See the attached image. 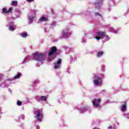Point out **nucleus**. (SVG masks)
<instances>
[{"label": "nucleus", "mask_w": 129, "mask_h": 129, "mask_svg": "<svg viewBox=\"0 0 129 129\" xmlns=\"http://www.w3.org/2000/svg\"><path fill=\"white\" fill-rule=\"evenodd\" d=\"M46 59V55L45 53L39 52H35L33 54V59L37 60L39 61V64L42 65L43 61Z\"/></svg>", "instance_id": "f257e3e1"}, {"label": "nucleus", "mask_w": 129, "mask_h": 129, "mask_svg": "<svg viewBox=\"0 0 129 129\" xmlns=\"http://www.w3.org/2000/svg\"><path fill=\"white\" fill-rule=\"evenodd\" d=\"M93 77L94 80L93 82L94 85H96V86H101L102 85V81H103L102 79L103 78L99 75L95 74H94Z\"/></svg>", "instance_id": "f03ea898"}, {"label": "nucleus", "mask_w": 129, "mask_h": 129, "mask_svg": "<svg viewBox=\"0 0 129 129\" xmlns=\"http://www.w3.org/2000/svg\"><path fill=\"white\" fill-rule=\"evenodd\" d=\"M34 114L35 115L37 120L39 122L42 121V119H43V112H42V110L36 109L34 111Z\"/></svg>", "instance_id": "7ed1b4c3"}, {"label": "nucleus", "mask_w": 129, "mask_h": 129, "mask_svg": "<svg viewBox=\"0 0 129 129\" xmlns=\"http://www.w3.org/2000/svg\"><path fill=\"white\" fill-rule=\"evenodd\" d=\"M72 35V33L69 30V28H67L64 29L61 32V37L62 38H66L67 37H69V36H71Z\"/></svg>", "instance_id": "20e7f679"}, {"label": "nucleus", "mask_w": 129, "mask_h": 129, "mask_svg": "<svg viewBox=\"0 0 129 129\" xmlns=\"http://www.w3.org/2000/svg\"><path fill=\"white\" fill-rule=\"evenodd\" d=\"M7 27H9V30L11 32H14V31L16 30V27H17V26L15 25L14 22L9 21V23L7 25Z\"/></svg>", "instance_id": "39448f33"}, {"label": "nucleus", "mask_w": 129, "mask_h": 129, "mask_svg": "<svg viewBox=\"0 0 129 129\" xmlns=\"http://www.w3.org/2000/svg\"><path fill=\"white\" fill-rule=\"evenodd\" d=\"M100 99H94L92 101V103L94 107H100Z\"/></svg>", "instance_id": "423d86ee"}, {"label": "nucleus", "mask_w": 129, "mask_h": 129, "mask_svg": "<svg viewBox=\"0 0 129 129\" xmlns=\"http://www.w3.org/2000/svg\"><path fill=\"white\" fill-rule=\"evenodd\" d=\"M97 34L98 36H96L95 38L97 40V41L100 40L101 38H104L105 35V32L102 31L98 32Z\"/></svg>", "instance_id": "0eeeda50"}, {"label": "nucleus", "mask_w": 129, "mask_h": 129, "mask_svg": "<svg viewBox=\"0 0 129 129\" xmlns=\"http://www.w3.org/2000/svg\"><path fill=\"white\" fill-rule=\"evenodd\" d=\"M62 62V59L59 58L57 61L54 63V69H59L61 68V63Z\"/></svg>", "instance_id": "6e6552de"}, {"label": "nucleus", "mask_w": 129, "mask_h": 129, "mask_svg": "<svg viewBox=\"0 0 129 129\" xmlns=\"http://www.w3.org/2000/svg\"><path fill=\"white\" fill-rule=\"evenodd\" d=\"M89 109H90L89 107L84 106L79 108V110L80 111V113H83V112L87 110H89Z\"/></svg>", "instance_id": "1a4fd4ad"}, {"label": "nucleus", "mask_w": 129, "mask_h": 129, "mask_svg": "<svg viewBox=\"0 0 129 129\" xmlns=\"http://www.w3.org/2000/svg\"><path fill=\"white\" fill-rule=\"evenodd\" d=\"M57 51V47L55 46H53L51 47V51H50L48 54V56H51V55H53L54 53H56Z\"/></svg>", "instance_id": "9d476101"}, {"label": "nucleus", "mask_w": 129, "mask_h": 129, "mask_svg": "<svg viewBox=\"0 0 129 129\" xmlns=\"http://www.w3.org/2000/svg\"><path fill=\"white\" fill-rule=\"evenodd\" d=\"M21 76H22V73L18 72L16 76L13 77V80H16V79H20Z\"/></svg>", "instance_id": "9b49d317"}, {"label": "nucleus", "mask_w": 129, "mask_h": 129, "mask_svg": "<svg viewBox=\"0 0 129 129\" xmlns=\"http://www.w3.org/2000/svg\"><path fill=\"white\" fill-rule=\"evenodd\" d=\"M34 21V15H30L28 17V22L29 24H32Z\"/></svg>", "instance_id": "f8f14e48"}, {"label": "nucleus", "mask_w": 129, "mask_h": 129, "mask_svg": "<svg viewBox=\"0 0 129 129\" xmlns=\"http://www.w3.org/2000/svg\"><path fill=\"white\" fill-rule=\"evenodd\" d=\"M109 32H111L112 33H113L114 34H117V31L113 28V27H109Z\"/></svg>", "instance_id": "ddd939ff"}, {"label": "nucleus", "mask_w": 129, "mask_h": 129, "mask_svg": "<svg viewBox=\"0 0 129 129\" xmlns=\"http://www.w3.org/2000/svg\"><path fill=\"white\" fill-rule=\"evenodd\" d=\"M120 110L122 112H124V111H126V104L122 105V106L121 107Z\"/></svg>", "instance_id": "4468645a"}, {"label": "nucleus", "mask_w": 129, "mask_h": 129, "mask_svg": "<svg viewBox=\"0 0 129 129\" xmlns=\"http://www.w3.org/2000/svg\"><path fill=\"white\" fill-rule=\"evenodd\" d=\"M46 21H48V18L45 17H41L39 19V22H40V23H42V22H46Z\"/></svg>", "instance_id": "2eb2a0df"}, {"label": "nucleus", "mask_w": 129, "mask_h": 129, "mask_svg": "<svg viewBox=\"0 0 129 129\" xmlns=\"http://www.w3.org/2000/svg\"><path fill=\"white\" fill-rule=\"evenodd\" d=\"M102 4V2L101 1H100L98 2H97L95 4V7L96 8H100L101 7V5Z\"/></svg>", "instance_id": "dca6fc26"}, {"label": "nucleus", "mask_w": 129, "mask_h": 129, "mask_svg": "<svg viewBox=\"0 0 129 129\" xmlns=\"http://www.w3.org/2000/svg\"><path fill=\"white\" fill-rule=\"evenodd\" d=\"M20 36L22 37V38H27L28 36V33L27 32H23L20 33Z\"/></svg>", "instance_id": "f3484780"}, {"label": "nucleus", "mask_w": 129, "mask_h": 129, "mask_svg": "<svg viewBox=\"0 0 129 129\" xmlns=\"http://www.w3.org/2000/svg\"><path fill=\"white\" fill-rule=\"evenodd\" d=\"M103 54H104V52L103 51L98 52L97 53V57H98V58L102 57V55H103Z\"/></svg>", "instance_id": "a211bd4d"}, {"label": "nucleus", "mask_w": 129, "mask_h": 129, "mask_svg": "<svg viewBox=\"0 0 129 129\" xmlns=\"http://www.w3.org/2000/svg\"><path fill=\"white\" fill-rule=\"evenodd\" d=\"M40 100H41V101H46V100H47V97L45 96H42L40 97Z\"/></svg>", "instance_id": "6ab92c4d"}, {"label": "nucleus", "mask_w": 129, "mask_h": 129, "mask_svg": "<svg viewBox=\"0 0 129 129\" xmlns=\"http://www.w3.org/2000/svg\"><path fill=\"white\" fill-rule=\"evenodd\" d=\"M11 6H14V7L18 6V2L17 1H13L11 3Z\"/></svg>", "instance_id": "aec40b11"}, {"label": "nucleus", "mask_w": 129, "mask_h": 129, "mask_svg": "<svg viewBox=\"0 0 129 129\" xmlns=\"http://www.w3.org/2000/svg\"><path fill=\"white\" fill-rule=\"evenodd\" d=\"M123 115L125 118H127L129 119V113H124Z\"/></svg>", "instance_id": "412c9836"}, {"label": "nucleus", "mask_w": 129, "mask_h": 129, "mask_svg": "<svg viewBox=\"0 0 129 129\" xmlns=\"http://www.w3.org/2000/svg\"><path fill=\"white\" fill-rule=\"evenodd\" d=\"M56 22L55 21H53L51 23V28H52V29L54 28V27H56Z\"/></svg>", "instance_id": "4be33fe9"}, {"label": "nucleus", "mask_w": 129, "mask_h": 129, "mask_svg": "<svg viewBox=\"0 0 129 129\" xmlns=\"http://www.w3.org/2000/svg\"><path fill=\"white\" fill-rule=\"evenodd\" d=\"M17 104L18 105V106H22V104H23V102L20 100H17Z\"/></svg>", "instance_id": "5701e85b"}, {"label": "nucleus", "mask_w": 129, "mask_h": 129, "mask_svg": "<svg viewBox=\"0 0 129 129\" xmlns=\"http://www.w3.org/2000/svg\"><path fill=\"white\" fill-rule=\"evenodd\" d=\"M13 21H15V18L11 17L8 20L9 24H10V22H13Z\"/></svg>", "instance_id": "b1692460"}, {"label": "nucleus", "mask_w": 129, "mask_h": 129, "mask_svg": "<svg viewBox=\"0 0 129 129\" xmlns=\"http://www.w3.org/2000/svg\"><path fill=\"white\" fill-rule=\"evenodd\" d=\"M2 11L3 12V13H4V14H9L8 10H7L6 8H3L2 9Z\"/></svg>", "instance_id": "393cba45"}, {"label": "nucleus", "mask_w": 129, "mask_h": 129, "mask_svg": "<svg viewBox=\"0 0 129 129\" xmlns=\"http://www.w3.org/2000/svg\"><path fill=\"white\" fill-rule=\"evenodd\" d=\"M103 38L105 39L106 41H109V40L110 39V38L108 37V35H106V34H105Z\"/></svg>", "instance_id": "a878e982"}, {"label": "nucleus", "mask_w": 129, "mask_h": 129, "mask_svg": "<svg viewBox=\"0 0 129 129\" xmlns=\"http://www.w3.org/2000/svg\"><path fill=\"white\" fill-rule=\"evenodd\" d=\"M19 118L20 119H25V116L24 115H21L20 116Z\"/></svg>", "instance_id": "bb28decb"}, {"label": "nucleus", "mask_w": 129, "mask_h": 129, "mask_svg": "<svg viewBox=\"0 0 129 129\" xmlns=\"http://www.w3.org/2000/svg\"><path fill=\"white\" fill-rule=\"evenodd\" d=\"M13 11V8L11 7L9 8V9L8 10V14L9 13H11V12Z\"/></svg>", "instance_id": "cd10ccee"}, {"label": "nucleus", "mask_w": 129, "mask_h": 129, "mask_svg": "<svg viewBox=\"0 0 129 129\" xmlns=\"http://www.w3.org/2000/svg\"><path fill=\"white\" fill-rule=\"evenodd\" d=\"M95 15V16H99V17H101V15H100V14H99V13H96Z\"/></svg>", "instance_id": "c85d7f7f"}, {"label": "nucleus", "mask_w": 129, "mask_h": 129, "mask_svg": "<svg viewBox=\"0 0 129 129\" xmlns=\"http://www.w3.org/2000/svg\"><path fill=\"white\" fill-rule=\"evenodd\" d=\"M28 58V56H26L24 60L23 61V62L22 63H21V64H24L25 63V61H26V59Z\"/></svg>", "instance_id": "c756f323"}, {"label": "nucleus", "mask_w": 129, "mask_h": 129, "mask_svg": "<svg viewBox=\"0 0 129 129\" xmlns=\"http://www.w3.org/2000/svg\"><path fill=\"white\" fill-rule=\"evenodd\" d=\"M27 2H28V3H33V2H34V0H27Z\"/></svg>", "instance_id": "7c9ffc66"}, {"label": "nucleus", "mask_w": 129, "mask_h": 129, "mask_svg": "<svg viewBox=\"0 0 129 129\" xmlns=\"http://www.w3.org/2000/svg\"><path fill=\"white\" fill-rule=\"evenodd\" d=\"M108 129H111V128H112V127L111 126H109L108 127Z\"/></svg>", "instance_id": "2f4dec72"}, {"label": "nucleus", "mask_w": 129, "mask_h": 129, "mask_svg": "<svg viewBox=\"0 0 129 129\" xmlns=\"http://www.w3.org/2000/svg\"><path fill=\"white\" fill-rule=\"evenodd\" d=\"M2 76L0 75V81H2Z\"/></svg>", "instance_id": "473e14b6"}, {"label": "nucleus", "mask_w": 129, "mask_h": 129, "mask_svg": "<svg viewBox=\"0 0 129 129\" xmlns=\"http://www.w3.org/2000/svg\"><path fill=\"white\" fill-rule=\"evenodd\" d=\"M9 91L11 93H12V90H11V89H9Z\"/></svg>", "instance_id": "72a5a7b5"}, {"label": "nucleus", "mask_w": 129, "mask_h": 129, "mask_svg": "<svg viewBox=\"0 0 129 129\" xmlns=\"http://www.w3.org/2000/svg\"><path fill=\"white\" fill-rule=\"evenodd\" d=\"M36 129H40V126H37Z\"/></svg>", "instance_id": "f704fd0d"}, {"label": "nucleus", "mask_w": 129, "mask_h": 129, "mask_svg": "<svg viewBox=\"0 0 129 129\" xmlns=\"http://www.w3.org/2000/svg\"><path fill=\"white\" fill-rule=\"evenodd\" d=\"M65 49H69V48H68V47L66 46V47H64Z\"/></svg>", "instance_id": "c9c22d12"}, {"label": "nucleus", "mask_w": 129, "mask_h": 129, "mask_svg": "<svg viewBox=\"0 0 129 129\" xmlns=\"http://www.w3.org/2000/svg\"><path fill=\"white\" fill-rule=\"evenodd\" d=\"M109 101V100H107V101H106V103H107V102H108Z\"/></svg>", "instance_id": "e433bc0d"}, {"label": "nucleus", "mask_w": 129, "mask_h": 129, "mask_svg": "<svg viewBox=\"0 0 129 129\" xmlns=\"http://www.w3.org/2000/svg\"><path fill=\"white\" fill-rule=\"evenodd\" d=\"M36 66H37V67H39V66L38 65V64H36Z\"/></svg>", "instance_id": "4c0bfd02"}, {"label": "nucleus", "mask_w": 129, "mask_h": 129, "mask_svg": "<svg viewBox=\"0 0 129 129\" xmlns=\"http://www.w3.org/2000/svg\"><path fill=\"white\" fill-rule=\"evenodd\" d=\"M2 86H3L2 85V84H0V87H1Z\"/></svg>", "instance_id": "58836bf2"}, {"label": "nucleus", "mask_w": 129, "mask_h": 129, "mask_svg": "<svg viewBox=\"0 0 129 129\" xmlns=\"http://www.w3.org/2000/svg\"><path fill=\"white\" fill-rule=\"evenodd\" d=\"M102 92H104V91H102L101 92V93H102Z\"/></svg>", "instance_id": "ea45409f"}, {"label": "nucleus", "mask_w": 129, "mask_h": 129, "mask_svg": "<svg viewBox=\"0 0 129 129\" xmlns=\"http://www.w3.org/2000/svg\"><path fill=\"white\" fill-rule=\"evenodd\" d=\"M53 59H55V57H54V58H53Z\"/></svg>", "instance_id": "a19ab883"}]
</instances>
